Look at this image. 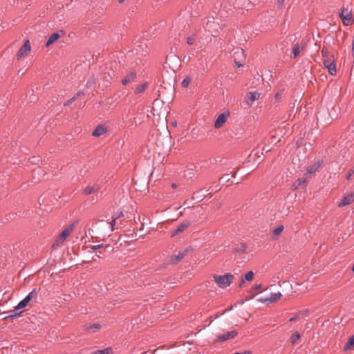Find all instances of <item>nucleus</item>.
I'll return each instance as SVG.
<instances>
[{"mask_svg":"<svg viewBox=\"0 0 354 354\" xmlns=\"http://www.w3.org/2000/svg\"><path fill=\"white\" fill-rule=\"evenodd\" d=\"M213 277L219 288H225L231 284L234 277L231 274H225L224 275L214 274Z\"/></svg>","mask_w":354,"mask_h":354,"instance_id":"nucleus-1","label":"nucleus"},{"mask_svg":"<svg viewBox=\"0 0 354 354\" xmlns=\"http://www.w3.org/2000/svg\"><path fill=\"white\" fill-rule=\"evenodd\" d=\"M323 64L328 68L330 75H334L336 73V67L334 62L333 57L330 55H325L324 56Z\"/></svg>","mask_w":354,"mask_h":354,"instance_id":"nucleus-2","label":"nucleus"},{"mask_svg":"<svg viewBox=\"0 0 354 354\" xmlns=\"http://www.w3.org/2000/svg\"><path fill=\"white\" fill-rule=\"evenodd\" d=\"M75 227V224H71L66 228H65L62 232L59 234V236L56 239L55 243L53 244V246L62 244L65 239L70 235V234L73 231Z\"/></svg>","mask_w":354,"mask_h":354,"instance_id":"nucleus-3","label":"nucleus"},{"mask_svg":"<svg viewBox=\"0 0 354 354\" xmlns=\"http://www.w3.org/2000/svg\"><path fill=\"white\" fill-rule=\"evenodd\" d=\"M339 17L345 26L351 24L353 21L351 12L348 8L344 7L342 8V11L339 13Z\"/></svg>","mask_w":354,"mask_h":354,"instance_id":"nucleus-4","label":"nucleus"},{"mask_svg":"<svg viewBox=\"0 0 354 354\" xmlns=\"http://www.w3.org/2000/svg\"><path fill=\"white\" fill-rule=\"evenodd\" d=\"M37 295V292L35 289L31 291L22 301H21L18 305L15 307L16 310H19L25 308L28 306L29 302L32 299L36 298Z\"/></svg>","mask_w":354,"mask_h":354,"instance_id":"nucleus-5","label":"nucleus"},{"mask_svg":"<svg viewBox=\"0 0 354 354\" xmlns=\"http://www.w3.org/2000/svg\"><path fill=\"white\" fill-rule=\"evenodd\" d=\"M192 250V249L191 248H187L183 250L179 251L177 254L172 255L170 257V262L173 264L178 263L187 254V253H189Z\"/></svg>","mask_w":354,"mask_h":354,"instance_id":"nucleus-6","label":"nucleus"},{"mask_svg":"<svg viewBox=\"0 0 354 354\" xmlns=\"http://www.w3.org/2000/svg\"><path fill=\"white\" fill-rule=\"evenodd\" d=\"M237 335L236 330L225 332L218 335L215 342H221L234 338Z\"/></svg>","mask_w":354,"mask_h":354,"instance_id":"nucleus-7","label":"nucleus"},{"mask_svg":"<svg viewBox=\"0 0 354 354\" xmlns=\"http://www.w3.org/2000/svg\"><path fill=\"white\" fill-rule=\"evenodd\" d=\"M230 114L228 112L223 113L220 114L218 118L216 119L214 127L215 129L221 128L223 124L226 122Z\"/></svg>","mask_w":354,"mask_h":354,"instance_id":"nucleus-8","label":"nucleus"},{"mask_svg":"<svg viewBox=\"0 0 354 354\" xmlns=\"http://www.w3.org/2000/svg\"><path fill=\"white\" fill-rule=\"evenodd\" d=\"M281 294L280 292H278L271 294L270 297H261L259 299V301L262 303H266V302L272 303V302H274V301L279 300L281 299Z\"/></svg>","mask_w":354,"mask_h":354,"instance_id":"nucleus-9","label":"nucleus"},{"mask_svg":"<svg viewBox=\"0 0 354 354\" xmlns=\"http://www.w3.org/2000/svg\"><path fill=\"white\" fill-rule=\"evenodd\" d=\"M31 47L30 44L29 40H26L24 45L20 48L19 50L17 53V57L21 58L22 57H24L28 54V53L30 51Z\"/></svg>","mask_w":354,"mask_h":354,"instance_id":"nucleus-10","label":"nucleus"},{"mask_svg":"<svg viewBox=\"0 0 354 354\" xmlns=\"http://www.w3.org/2000/svg\"><path fill=\"white\" fill-rule=\"evenodd\" d=\"M190 225V223L189 221H184L182 223H180L176 229L173 230L171 233V236H174L177 235L178 234L183 232L185 230H186L189 226Z\"/></svg>","mask_w":354,"mask_h":354,"instance_id":"nucleus-11","label":"nucleus"},{"mask_svg":"<svg viewBox=\"0 0 354 354\" xmlns=\"http://www.w3.org/2000/svg\"><path fill=\"white\" fill-rule=\"evenodd\" d=\"M354 201V193H351L345 196L342 201L338 204L339 207H344L351 204Z\"/></svg>","mask_w":354,"mask_h":354,"instance_id":"nucleus-12","label":"nucleus"},{"mask_svg":"<svg viewBox=\"0 0 354 354\" xmlns=\"http://www.w3.org/2000/svg\"><path fill=\"white\" fill-rule=\"evenodd\" d=\"M62 35H60L59 32H54L48 38L46 46L48 47L50 45L53 44L57 40H58L62 35H64V32L61 31Z\"/></svg>","mask_w":354,"mask_h":354,"instance_id":"nucleus-13","label":"nucleus"},{"mask_svg":"<svg viewBox=\"0 0 354 354\" xmlns=\"http://www.w3.org/2000/svg\"><path fill=\"white\" fill-rule=\"evenodd\" d=\"M121 216H123V213L121 212L117 214H115L113 216V220L112 221L108 224L106 223H104L102 221H100V223L104 225H106V226H109L110 229L111 231H113L114 230V225L115 224V222H116V220L118 219Z\"/></svg>","mask_w":354,"mask_h":354,"instance_id":"nucleus-14","label":"nucleus"},{"mask_svg":"<svg viewBox=\"0 0 354 354\" xmlns=\"http://www.w3.org/2000/svg\"><path fill=\"white\" fill-rule=\"evenodd\" d=\"M100 189V186L98 185H88L87 186L83 191L84 194L86 195L91 194L92 193H95Z\"/></svg>","mask_w":354,"mask_h":354,"instance_id":"nucleus-15","label":"nucleus"},{"mask_svg":"<svg viewBox=\"0 0 354 354\" xmlns=\"http://www.w3.org/2000/svg\"><path fill=\"white\" fill-rule=\"evenodd\" d=\"M136 77V74L134 72H131L128 74L122 80V84L123 85H127L129 83L133 82Z\"/></svg>","mask_w":354,"mask_h":354,"instance_id":"nucleus-16","label":"nucleus"},{"mask_svg":"<svg viewBox=\"0 0 354 354\" xmlns=\"http://www.w3.org/2000/svg\"><path fill=\"white\" fill-rule=\"evenodd\" d=\"M254 279V273L252 271L248 272L244 277L242 278L241 281L239 284V287H243L245 281H252Z\"/></svg>","mask_w":354,"mask_h":354,"instance_id":"nucleus-17","label":"nucleus"},{"mask_svg":"<svg viewBox=\"0 0 354 354\" xmlns=\"http://www.w3.org/2000/svg\"><path fill=\"white\" fill-rule=\"evenodd\" d=\"M284 230V227L282 225H279L277 227L274 228L272 230V237L274 239H278V237L281 234Z\"/></svg>","mask_w":354,"mask_h":354,"instance_id":"nucleus-18","label":"nucleus"},{"mask_svg":"<svg viewBox=\"0 0 354 354\" xmlns=\"http://www.w3.org/2000/svg\"><path fill=\"white\" fill-rule=\"evenodd\" d=\"M106 132V129L102 126H97L93 131L92 135L95 137H99Z\"/></svg>","mask_w":354,"mask_h":354,"instance_id":"nucleus-19","label":"nucleus"},{"mask_svg":"<svg viewBox=\"0 0 354 354\" xmlns=\"http://www.w3.org/2000/svg\"><path fill=\"white\" fill-rule=\"evenodd\" d=\"M260 94L258 92H250L247 95L248 99L251 102L250 105L259 98Z\"/></svg>","mask_w":354,"mask_h":354,"instance_id":"nucleus-20","label":"nucleus"},{"mask_svg":"<svg viewBox=\"0 0 354 354\" xmlns=\"http://www.w3.org/2000/svg\"><path fill=\"white\" fill-rule=\"evenodd\" d=\"M354 348V335L350 337L348 339L347 343L345 344L344 350L348 351L352 350Z\"/></svg>","mask_w":354,"mask_h":354,"instance_id":"nucleus-21","label":"nucleus"},{"mask_svg":"<svg viewBox=\"0 0 354 354\" xmlns=\"http://www.w3.org/2000/svg\"><path fill=\"white\" fill-rule=\"evenodd\" d=\"M319 167H320L319 162H315L313 165H312L311 166H310L308 168V169H307L308 173V174L315 173L318 170Z\"/></svg>","mask_w":354,"mask_h":354,"instance_id":"nucleus-22","label":"nucleus"},{"mask_svg":"<svg viewBox=\"0 0 354 354\" xmlns=\"http://www.w3.org/2000/svg\"><path fill=\"white\" fill-rule=\"evenodd\" d=\"M147 87H148V84L147 82H145L142 84L138 85L135 90V93L140 94V93H143Z\"/></svg>","mask_w":354,"mask_h":354,"instance_id":"nucleus-23","label":"nucleus"},{"mask_svg":"<svg viewBox=\"0 0 354 354\" xmlns=\"http://www.w3.org/2000/svg\"><path fill=\"white\" fill-rule=\"evenodd\" d=\"M113 349L111 347H107L103 350H97L91 353V354H112Z\"/></svg>","mask_w":354,"mask_h":354,"instance_id":"nucleus-24","label":"nucleus"},{"mask_svg":"<svg viewBox=\"0 0 354 354\" xmlns=\"http://www.w3.org/2000/svg\"><path fill=\"white\" fill-rule=\"evenodd\" d=\"M302 49V47L299 46V44H296L292 49V53L294 55V57H296L297 55H299L301 50Z\"/></svg>","mask_w":354,"mask_h":354,"instance_id":"nucleus-25","label":"nucleus"},{"mask_svg":"<svg viewBox=\"0 0 354 354\" xmlns=\"http://www.w3.org/2000/svg\"><path fill=\"white\" fill-rule=\"evenodd\" d=\"M300 338V335L298 332H295L290 337V342L292 344H295L296 341Z\"/></svg>","mask_w":354,"mask_h":354,"instance_id":"nucleus-26","label":"nucleus"},{"mask_svg":"<svg viewBox=\"0 0 354 354\" xmlns=\"http://www.w3.org/2000/svg\"><path fill=\"white\" fill-rule=\"evenodd\" d=\"M190 82H191V78L189 77H187L183 80V82L181 83L182 86L184 88H187V87H188Z\"/></svg>","mask_w":354,"mask_h":354,"instance_id":"nucleus-27","label":"nucleus"},{"mask_svg":"<svg viewBox=\"0 0 354 354\" xmlns=\"http://www.w3.org/2000/svg\"><path fill=\"white\" fill-rule=\"evenodd\" d=\"M306 178H307V177L305 178L304 179H298L297 181V183H298V186L299 187H305L306 186Z\"/></svg>","mask_w":354,"mask_h":354,"instance_id":"nucleus-28","label":"nucleus"},{"mask_svg":"<svg viewBox=\"0 0 354 354\" xmlns=\"http://www.w3.org/2000/svg\"><path fill=\"white\" fill-rule=\"evenodd\" d=\"M194 42H195V38L194 36H190V37H187V44L188 45H192L194 44Z\"/></svg>","mask_w":354,"mask_h":354,"instance_id":"nucleus-29","label":"nucleus"},{"mask_svg":"<svg viewBox=\"0 0 354 354\" xmlns=\"http://www.w3.org/2000/svg\"><path fill=\"white\" fill-rule=\"evenodd\" d=\"M220 180H222L225 183L230 182V179L229 178V176L227 174L223 175L220 178Z\"/></svg>","mask_w":354,"mask_h":354,"instance_id":"nucleus-30","label":"nucleus"},{"mask_svg":"<svg viewBox=\"0 0 354 354\" xmlns=\"http://www.w3.org/2000/svg\"><path fill=\"white\" fill-rule=\"evenodd\" d=\"M100 326H101L99 324H94L93 325H91L89 327H88V329L91 330V329H92L93 328H95L96 329H99V328H100Z\"/></svg>","mask_w":354,"mask_h":354,"instance_id":"nucleus-31","label":"nucleus"},{"mask_svg":"<svg viewBox=\"0 0 354 354\" xmlns=\"http://www.w3.org/2000/svg\"><path fill=\"white\" fill-rule=\"evenodd\" d=\"M353 174H354V169H350V170L348 171V175H347V176H346V178H347V180H350L351 176Z\"/></svg>","mask_w":354,"mask_h":354,"instance_id":"nucleus-32","label":"nucleus"},{"mask_svg":"<svg viewBox=\"0 0 354 354\" xmlns=\"http://www.w3.org/2000/svg\"><path fill=\"white\" fill-rule=\"evenodd\" d=\"M102 247V245H93L91 247V249L93 250V252H95L98 249H100Z\"/></svg>","mask_w":354,"mask_h":354,"instance_id":"nucleus-33","label":"nucleus"},{"mask_svg":"<svg viewBox=\"0 0 354 354\" xmlns=\"http://www.w3.org/2000/svg\"><path fill=\"white\" fill-rule=\"evenodd\" d=\"M285 0H277V3L279 6H281L283 3H284Z\"/></svg>","mask_w":354,"mask_h":354,"instance_id":"nucleus-34","label":"nucleus"},{"mask_svg":"<svg viewBox=\"0 0 354 354\" xmlns=\"http://www.w3.org/2000/svg\"><path fill=\"white\" fill-rule=\"evenodd\" d=\"M262 150H263V151H270V149L267 148L266 147H263L262 148Z\"/></svg>","mask_w":354,"mask_h":354,"instance_id":"nucleus-35","label":"nucleus"},{"mask_svg":"<svg viewBox=\"0 0 354 354\" xmlns=\"http://www.w3.org/2000/svg\"><path fill=\"white\" fill-rule=\"evenodd\" d=\"M271 140H272V141H271L272 143H276L275 140H274V136L271 137Z\"/></svg>","mask_w":354,"mask_h":354,"instance_id":"nucleus-36","label":"nucleus"},{"mask_svg":"<svg viewBox=\"0 0 354 354\" xmlns=\"http://www.w3.org/2000/svg\"><path fill=\"white\" fill-rule=\"evenodd\" d=\"M236 171H234L232 174V177H236Z\"/></svg>","mask_w":354,"mask_h":354,"instance_id":"nucleus-37","label":"nucleus"},{"mask_svg":"<svg viewBox=\"0 0 354 354\" xmlns=\"http://www.w3.org/2000/svg\"><path fill=\"white\" fill-rule=\"evenodd\" d=\"M255 156H256L258 158H260V156H260V154H259V153H258V152H257V153H255Z\"/></svg>","mask_w":354,"mask_h":354,"instance_id":"nucleus-38","label":"nucleus"},{"mask_svg":"<svg viewBox=\"0 0 354 354\" xmlns=\"http://www.w3.org/2000/svg\"><path fill=\"white\" fill-rule=\"evenodd\" d=\"M261 288V286L259 284L256 287V289H260Z\"/></svg>","mask_w":354,"mask_h":354,"instance_id":"nucleus-39","label":"nucleus"},{"mask_svg":"<svg viewBox=\"0 0 354 354\" xmlns=\"http://www.w3.org/2000/svg\"><path fill=\"white\" fill-rule=\"evenodd\" d=\"M276 97H277V98L280 97V94H279V93H277V94H276Z\"/></svg>","mask_w":354,"mask_h":354,"instance_id":"nucleus-40","label":"nucleus"},{"mask_svg":"<svg viewBox=\"0 0 354 354\" xmlns=\"http://www.w3.org/2000/svg\"><path fill=\"white\" fill-rule=\"evenodd\" d=\"M124 0H118V1H119V3H123V2H124Z\"/></svg>","mask_w":354,"mask_h":354,"instance_id":"nucleus-41","label":"nucleus"},{"mask_svg":"<svg viewBox=\"0 0 354 354\" xmlns=\"http://www.w3.org/2000/svg\"><path fill=\"white\" fill-rule=\"evenodd\" d=\"M72 100H73V99H71V100L68 101L67 104H69Z\"/></svg>","mask_w":354,"mask_h":354,"instance_id":"nucleus-42","label":"nucleus"},{"mask_svg":"<svg viewBox=\"0 0 354 354\" xmlns=\"http://www.w3.org/2000/svg\"><path fill=\"white\" fill-rule=\"evenodd\" d=\"M352 270L354 272V263H353V266Z\"/></svg>","mask_w":354,"mask_h":354,"instance_id":"nucleus-43","label":"nucleus"},{"mask_svg":"<svg viewBox=\"0 0 354 354\" xmlns=\"http://www.w3.org/2000/svg\"><path fill=\"white\" fill-rule=\"evenodd\" d=\"M13 316H15V315H10V317H13Z\"/></svg>","mask_w":354,"mask_h":354,"instance_id":"nucleus-44","label":"nucleus"},{"mask_svg":"<svg viewBox=\"0 0 354 354\" xmlns=\"http://www.w3.org/2000/svg\"><path fill=\"white\" fill-rule=\"evenodd\" d=\"M97 257L100 258V254H97Z\"/></svg>","mask_w":354,"mask_h":354,"instance_id":"nucleus-45","label":"nucleus"}]
</instances>
